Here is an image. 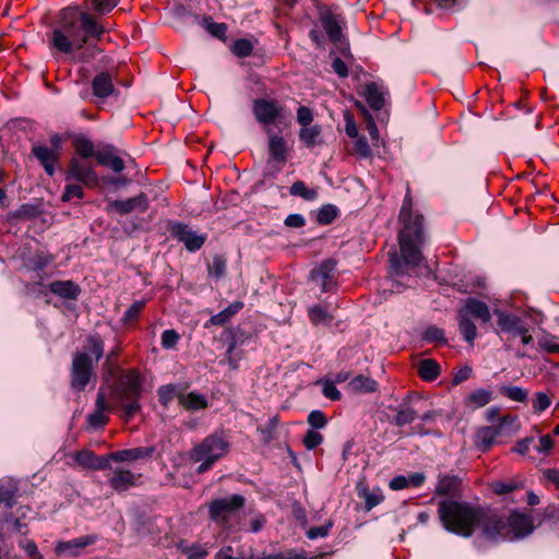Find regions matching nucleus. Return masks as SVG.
Here are the masks:
<instances>
[{
    "label": "nucleus",
    "instance_id": "1",
    "mask_svg": "<svg viewBox=\"0 0 559 559\" xmlns=\"http://www.w3.org/2000/svg\"><path fill=\"white\" fill-rule=\"evenodd\" d=\"M424 221V215L413 210V198L411 189L407 188L399 213L400 255L396 252L390 253V266L394 274H406L411 267L418 266L424 260L423 249L428 241Z\"/></svg>",
    "mask_w": 559,
    "mask_h": 559
},
{
    "label": "nucleus",
    "instance_id": "2",
    "mask_svg": "<svg viewBox=\"0 0 559 559\" xmlns=\"http://www.w3.org/2000/svg\"><path fill=\"white\" fill-rule=\"evenodd\" d=\"M104 33L105 27L88 13L66 8L60 13V25L51 34V44L57 50L71 53L98 41Z\"/></svg>",
    "mask_w": 559,
    "mask_h": 559
},
{
    "label": "nucleus",
    "instance_id": "3",
    "mask_svg": "<svg viewBox=\"0 0 559 559\" xmlns=\"http://www.w3.org/2000/svg\"><path fill=\"white\" fill-rule=\"evenodd\" d=\"M491 510L451 498L438 502V515L442 526L450 533L471 537L476 531L487 539V528L492 523Z\"/></svg>",
    "mask_w": 559,
    "mask_h": 559
},
{
    "label": "nucleus",
    "instance_id": "4",
    "mask_svg": "<svg viewBox=\"0 0 559 559\" xmlns=\"http://www.w3.org/2000/svg\"><path fill=\"white\" fill-rule=\"evenodd\" d=\"M143 377L136 369L122 370L112 389L111 399L116 407L121 411L124 420H130L140 412Z\"/></svg>",
    "mask_w": 559,
    "mask_h": 559
},
{
    "label": "nucleus",
    "instance_id": "5",
    "mask_svg": "<svg viewBox=\"0 0 559 559\" xmlns=\"http://www.w3.org/2000/svg\"><path fill=\"white\" fill-rule=\"evenodd\" d=\"M490 518L492 523L490 522L489 528H487L488 540H512L525 537L534 531L533 518L528 513L513 511L510 516L506 519L491 511Z\"/></svg>",
    "mask_w": 559,
    "mask_h": 559
},
{
    "label": "nucleus",
    "instance_id": "6",
    "mask_svg": "<svg viewBox=\"0 0 559 559\" xmlns=\"http://www.w3.org/2000/svg\"><path fill=\"white\" fill-rule=\"evenodd\" d=\"M229 451V442L221 431H215L195 444L189 452V459L193 463H200L198 474H203L212 468L213 464L226 455Z\"/></svg>",
    "mask_w": 559,
    "mask_h": 559
},
{
    "label": "nucleus",
    "instance_id": "7",
    "mask_svg": "<svg viewBox=\"0 0 559 559\" xmlns=\"http://www.w3.org/2000/svg\"><path fill=\"white\" fill-rule=\"evenodd\" d=\"M246 499L241 495H231L228 497L215 498L206 503L209 518L218 527L231 531L235 521L245 507Z\"/></svg>",
    "mask_w": 559,
    "mask_h": 559
},
{
    "label": "nucleus",
    "instance_id": "8",
    "mask_svg": "<svg viewBox=\"0 0 559 559\" xmlns=\"http://www.w3.org/2000/svg\"><path fill=\"white\" fill-rule=\"evenodd\" d=\"M92 380L96 381L93 358L87 353H75L70 370L71 389L75 392H83Z\"/></svg>",
    "mask_w": 559,
    "mask_h": 559
},
{
    "label": "nucleus",
    "instance_id": "9",
    "mask_svg": "<svg viewBox=\"0 0 559 559\" xmlns=\"http://www.w3.org/2000/svg\"><path fill=\"white\" fill-rule=\"evenodd\" d=\"M66 180H76L87 188L98 186L99 179L91 162L72 157L66 173Z\"/></svg>",
    "mask_w": 559,
    "mask_h": 559
},
{
    "label": "nucleus",
    "instance_id": "10",
    "mask_svg": "<svg viewBox=\"0 0 559 559\" xmlns=\"http://www.w3.org/2000/svg\"><path fill=\"white\" fill-rule=\"evenodd\" d=\"M168 231L174 239L182 242L185 248L190 252L200 250L207 238L205 234H199L189 225L180 222H170Z\"/></svg>",
    "mask_w": 559,
    "mask_h": 559
},
{
    "label": "nucleus",
    "instance_id": "11",
    "mask_svg": "<svg viewBox=\"0 0 559 559\" xmlns=\"http://www.w3.org/2000/svg\"><path fill=\"white\" fill-rule=\"evenodd\" d=\"M311 281L321 288V292L328 293L336 288V261L328 259L320 263L310 272Z\"/></svg>",
    "mask_w": 559,
    "mask_h": 559
},
{
    "label": "nucleus",
    "instance_id": "12",
    "mask_svg": "<svg viewBox=\"0 0 559 559\" xmlns=\"http://www.w3.org/2000/svg\"><path fill=\"white\" fill-rule=\"evenodd\" d=\"M252 111L255 120L266 129L281 117L282 107L275 100L258 98L253 102Z\"/></svg>",
    "mask_w": 559,
    "mask_h": 559
},
{
    "label": "nucleus",
    "instance_id": "13",
    "mask_svg": "<svg viewBox=\"0 0 559 559\" xmlns=\"http://www.w3.org/2000/svg\"><path fill=\"white\" fill-rule=\"evenodd\" d=\"M267 135V148L270 155V163H275L280 166L286 164L288 159V145L284 136L275 133L271 128L265 129Z\"/></svg>",
    "mask_w": 559,
    "mask_h": 559
},
{
    "label": "nucleus",
    "instance_id": "14",
    "mask_svg": "<svg viewBox=\"0 0 559 559\" xmlns=\"http://www.w3.org/2000/svg\"><path fill=\"white\" fill-rule=\"evenodd\" d=\"M111 473L108 475L109 486L117 492H124L130 488L136 486L140 474H135L126 467H112Z\"/></svg>",
    "mask_w": 559,
    "mask_h": 559
},
{
    "label": "nucleus",
    "instance_id": "15",
    "mask_svg": "<svg viewBox=\"0 0 559 559\" xmlns=\"http://www.w3.org/2000/svg\"><path fill=\"white\" fill-rule=\"evenodd\" d=\"M493 313L497 317V326L500 332L510 334L513 337H516L518 334L525 332V328L527 325L516 314L499 309H496Z\"/></svg>",
    "mask_w": 559,
    "mask_h": 559
},
{
    "label": "nucleus",
    "instance_id": "16",
    "mask_svg": "<svg viewBox=\"0 0 559 559\" xmlns=\"http://www.w3.org/2000/svg\"><path fill=\"white\" fill-rule=\"evenodd\" d=\"M74 460L80 466L92 471L111 469L109 453L96 455L91 450H81L74 454Z\"/></svg>",
    "mask_w": 559,
    "mask_h": 559
},
{
    "label": "nucleus",
    "instance_id": "17",
    "mask_svg": "<svg viewBox=\"0 0 559 559\" xmlns=\"http://www.w3.org/2000/svg\"><path fill=\"white\" fill-rule=\"evenodd\" d=\"M148 209V199L146 194L140 193L136 197L127 200H115L108 205V211H115L120 215L129 214L133 211L141 213L146 212Z\"/></svg>",
    "mask_w": 559,
    "mask_h": 559
},
{
    "label": "nucleus",
    "instance_id": "18",
    "mask_svg": "<svg viewBox=\"0 0 559 559\" xmlns=\"http://www.w3.org/2000/svg\"><path fill=\"white\" fill-rule=\"evenodd\" d=\"M96 540V535H84L72 540L58 542L55 551L57 555H68L70 557H78L82 554L84 548L95 544Z\"/></svg>",
    "mask_w": 559,
    "mask_h": 559
},
{
    "label": "nucleus",
    "instance_id": "19",
    "mask_svg": "<svg viewBox=\"0 0 559 559\" xmlns=\"http://www.w3.org/2000/svg\"><path fill=\"white\" fill-rule=\"evenodd\" d=\"M155 452L154 447H138L132 449H123L109 453L110 463L135 462L141 460H148Z\"/></svg>",
    "mask_w": 559,
    "mask_h": 559
},
{
    "label": "nucleus",
    "instance_id": "20",
    "mask_svg": "<svg viewBox=\"0 0 559 559\" xmlns=\"http://www.w3.org/2000/svg\"><path fill=\"white\" fill-rule=\"evenodd\" d=\"M110 409L105 393L99 390L95 401V411L88 414L86 421L90 427L97 429L103 428L109 420L106 412Z\"/></svg>",
    "mask_w": 559,
    "mask_h": 559
},
{
    "label": "nucleus",
    "instance_id": "21",
    "mask_svg": "<svg viewBox=\"0 0 559 559\" xmlns=\"http://www.w3.org/2000/svg\"><path fill=\"white\" fill-rule=\"evenodd\" d=\"M96 160L99 165L110 168L115 173L124 170V162L117 155V150L112 145H106L97 150Z\"/></svg>",
    "mask_w": 559,
    "mask_h": 559
},
{
    "label": "nucleus",
    "instance_id": "22",
    "mask_svg": "<svg viewBox=\"0 0 559 559\" xmlns=\"http://www.w3.org/2000/svg\"><path fill=\"white\" fill-rule=\"evenodd\" d=\"M386 94L385 88L376 82L367 83L364 86L362 95L373 110H380L384 107Z\"/></svg>",
    "mask_w": 559,
    "mask_h": 559
},
{
    "label": "nucleus",
    "instance_id": "23",
    "mask_svg": "<svg viewBox=\"0 0 559 559\" xmlns=\"http://www.w3.org/2000/svg\"><path fill=\"white\" fill-rule=\"evenodd\" d=\"M47 288L51 294H53L62 299H70V300L76 299L81 293L80 286L70 280L53 281L48 284Z\"/></svg>",
    "mask_w": 559,
    "mask_h": 559
},
{
    "label": "nucleus",
    "instance_id": "24",
    "mask_svg": "<svg viewBox=\"0 0 559 559\" xmlns=\"http://www.w3.org/2000/svg\"><path fill=\"white\" fill-rule=\"evenodd\" d=\"M34 156L40 162L45 171L52 176L55 174V167L59 159V154L57 151L46 146V145H35L32 148Z\"/></svg>",
    "mask_w": 559,
    "mask_h": 559
},
{
    "label": "nucleus",
    "instance_id": "25",
    "mask_svg": "<svg viewBox=\"0 0 559 559\" xmlns=\"http://www.w3.org/2000/svg\"><path fill=\"white\" fill-rule=\"evenodd\" d=\"M490 428L495 429L498 440L510 438L520 429L519 418L513 415L501 416L498 421L490 425Z\"/></svg>",
    "mask_w": 559,
    "mask_h": 559
},
{
    "label": "nucleus",
    "instance_id": "26",
    "mask_svg": "<svg viewBox=\"0 0 559 559\" xmlns=\"http://www.w3.org/2000/svg\"><path fill=\"white\" fill-rule=\"evenodd\" d=\"M93 96L98 99H105L116 91L112 78L108 72L97 74L92 81Z\"/></svg>",
    "mask_w": 559,
    "mask_h": 559
},
{
    "label": "nucleus",
    "instance_id": "27",
    "mask_svg": "<svg viewBox=\"0 0 559 559\" xmlns=\"http://www.w3.org/2000/svg\"><path fill=\"white\" fill-rule=\"evenodd\" d=\"M460 312L467 313L468 318L473 316L481 320L484 323L489 322L491 319V313L487 304L476 298H468Z\"/></svg>",
    "mask_w": 559,
    "mask_h": 559
},
{
    "label": "nucleus",
    "instance_id": "28",
    "mask_svg": "<svg viewBox=\"0 0 559 559\" xmlns=\"http://www.w3.org/2000/svg\"><path fill=\"white\" fill-rule=\"evenodd\" d=\"M179 404L189 412H197L209 407L207 399L200 393L189 392L188 394L179 393Z\"/></svg>",
    "mask_w": 559,
    "mask_h": 559
},
{
    "label": "nucleus",
    "instance_id": "29",
    "mask_svg": "<svg viewBox=\"0 0 559 559\" xmlns=\"http://www.w3.org/2000/svg\"><path fill=\"white\" fill-rule=\"evenodd\" d=\"M321 133L322 128L319 124H310L300 128L298 136L299 140L302 142V144L308 147L312 148L316 145L321 143Z\"/></svg>",
    "mask_w": 559,
    "mask_h": 559
},
{
    "label": "nucleus",
    "instance_id": "30",
    "mask_svg": "<svg viewBox=\"0 0 559 559\" xmlns=\"http://www.w3.org/2000/svg\"><path fill=\"white\" fill-rule=\"evenodd\" d=\"M73 146L76 155H79L81 159L97 157V150H95L94 143L84 134H79L73 138Z\"/></svg>",
    "mask_w": 559,
    "mask_h": 559
},
{
    "label": "nucleus",
    "instance_id": "31",
    "mask_svg": "<svg viewBox=\"0 0 559 559\" xmlns=\"http://www.w3.org/2000/svg\"><path fill=\"white\" fill-rule=\"evenodd\" d=\"M321 23L329 39L333 43H338L342 37V29L337 16L332 13H326L322 15Z\"/></svg>",
    "mask_w": 559,
    "mask_h": 559
},
{
    "label": "nucleus",
    "instance_id": "32",
    "mask_svg": "<svg viewBox=\"0 0 559 559\" xmlns=\"http://www.w3.org/2000/svg\"><path fill=\"white\" fill-rule=\"evenodd\" d=\"M496 441H498V438L495 429L490 426L479 428L475 435V445L483 452L488 451Z\"/></svg>",
    "mask_w": 559,
    "mask_h": 559
},
{
    "label": "nucleus",
    "instance_id": "33",
    "mask_svg": "<svg viewBox=\"0 0 559 559\" xmlns=\"http://www.w3.org/2000/svg\"><path fill=\"white\" fill-rule=\"evenodd\" d=\"M80 353H87L92 358L94 356V360L97 362L104 355V341L100 335L92 334L87 336L83 350Z\"/></svg>",
    "mask_w": 559,
    "mask_h": 559
},
{
    "label": "nucleus",
    "instance_id": "34",
    "mask_svg": "<svg viewBox=\"0 0 559 559\" xmlns=\"http://www.w3.org/2000/svg\"><path fill=\"white\" fill-rule=\"evenodd\" d=\"M459 319V329L461 334L463 335L464 340L471 344L475 341L477 336V330L474 322L471 320V318L467 317V313H462L459 311L457 314Z\"/></svg>",
    "mask_w": 559,
    "mask_h": 559
},
{
    "label": "nucleus",
    "instance_id": "35",
    "mask_svg": "<svg viewBox=\"0 0 559 559\" xmlns=\"http://www.w3.org/2000/svg\"><path fill=\"white\" fill-rule=\"evenodd\" d=\"M492 399V392L486 389H477L466 397V406L480 408L487 405Z\"/></svg>",
    "mask_w": 559,
    "mask_h": 559
},
{
    "label": "nucleus",
    "instance_id": "36",
    "mask_svg": "<svg viewBox=\"0 0 559 559\" xmlns=\"http://www.w3.org/2000/svg\"><path fill=\"white\" fill-rule=\"evenodd\" d=\"M418 374L425 381H433L440 374V365L433 359H424L418 366Z\"/></svg>",
    "mask_w": 559,
    "mask_h": 559
},
{
    "label": "nucleus",
    "instance_id": "37",
    "mask_svg": "<svg viewBox=\"0 0 559 559\" xmlns=\"http://www.w3.org/2000/svg\"><path fill=\"white\" fill-rule=\"evenodd\" d=\"M51 254L44 251H36L32 257L25 260V266L31 271H41L52 262Z\"/></svg>",
    "mask_w": 559,
    "mask_h": 559
},
{
    "label": "nucleus",
    "instance_id": "38",
    "mask_svg": "<svg viewBox=\"0 0 559 559\" xmlns=\"http://www.w3.org/2000/svg\"><path fill=\"white\" fill-rule=\"evenodd\" d=\"M308 318L313 325H328L333 320L332 314L320 305H314L308 308Z\"/></svg>",
    "mask_w": 559,
    "mask_h": 559
},
{
    "label": "nucleus",
    "instance_id": "39",
    "mask_svg": "<svg viewBox=\"0 0 559 559\" xmlns=\"http://www.w3.org/2000/svg\"><path fill=\"white\" fill-rule=\"evenodd\" d=\"M349 388L354 392H374L377 390V382L364 374H358L349 381Z\"/></svg>",
    "mask_w": 559,
    "mask_h": 559
},
{
    "label": "nucleus",
    "instance_id": "40",
    "mask_svg": "<svg viewBox=\"0 0 559 559\" xmlns=\"http://www.w3.org/2000/svg\"><path fill=\"white\" fill-rule=\"evenodd\" d=\"M524 486L521 479L496 480L490 484L491 490L497 495H506Z\"/></svg>",
    "mask_w": 559,
    "mask_h": 559
},
{
    "label": "nucleus",
    "instance_id": "41",
    "mask_svg": "<svg viewBox=\"0 0 559 559\" xmlns=\"http://www.w3.org/2000/svg\"><path fill=\"white\" fill-rule=\"evenodd\" d=\"M289 193L295 197H300L306 201H313L318 198V191L310 189L304 181H296L289 188Z\"/></svg>",
    "mask_w": 559,
    "mask_h": 559
},
{
    "label": "nucleus",
    "instance_id": "42",
    "mask_svg": "<svg viewBox=\"0 0 559 559\" xmlns=\"http://www.w3.org/2000/svg\"><path fill=\"white\" fill-rule=\"evenodd\" d=\"M17 492V487L11 481L0 483V504L12 508Z\"/></svg>",
    "mask_w": 559,
    "mask_h": 559
},
{
    "label": "nucleus",
    "instance_id": "43",
    "mask_svg": "<svg viewBox=\"0 0 559 559\" xmlns=\"http://www.w3.org/2000/svg\"><path fill=\"white\" fill-rule=\"evenodd\" d=\"M360 496L365 499V508L367 511H370L384 500V496L380 488H374L372 490L364 489Z\"/></svg>",
    "mask_w": 559,
    "mask_h": 559
},
{
    "label": "nucleus",
    "instance_id": "44",
    "mask_svg": "<svg viewBox=\"0 0 559 559\" xmlns=\"http://www.w3.org/2000/svg\"><path fill=\"white\" fill-rule=\"evenodd\" d=\"M178 395L177 386L175 384L162 385L157 390L158 401L166 408L175 397L178 399Z\"/></svg>",
    "mask_w": 559,
    "mask_h": 559
},
{
    "label": "nucleus",
    "instance_id": "45",
    "mask_svg": "<svg viewBox=\"0 0 559 559\" xmlns=\"http://www.w3.org/2000/svg\"><path fill=\"white\" fill-rule=\"evenodd\" d=\"M423 340L427 343L445 344L447 338L444 331L436 325L428 326L423 335Z\"/></svg>",
    "mask_w": 559,
    "mask_h": 559
},
{
    "label": "nucleus",
    "instance_id": "46",
    "mask_svg": "<svg viewBox=\"0 0 559 559\" xmlns=\"http://www.w3.org/2000/svg\"><path fill=\"white\" fill-rule=\"evenodd\" d=\"M353 154L359 158H369L372 156V151L368 144L366 136L354 138Z\"/></svg>",
    "mask_w": 559,
    "mask_h": 559
},
{
    "label": "nucleus",
    "instance_id": "47",
    "mask_svg": "<svg viewBox=\"0 0 559 559\" xmlns=\"http://www.w3.org/2000/svg\"><path fill=\"white\" fill-rule=\"evenodd\" d=\"M210 276L221 278L226 273V260L222 255H214L207 265Z\"/></svg>",
    "mask_w": 559,
    "mask_h": 559
},
{
    "label": "nucleus",
    "instance_id": "48",
    "mask_svg": "<svg viewBox=\"0 0 559 559\" xmlns=\"http://www.w3.org/2000/svg\"><path fill=\"white\" fill-rule=\"evenodd\" d=\"M337 214L338 210L335 205L325 204L319 210L317 219L320 224L328 225L337 217Z\"/></svg>",
    "mask_w": 559,
    "mask_h": 559
},
{
    "label": "nucleus",
    "instance_id": "49",
    "mask_svg": "<svg viewBox=\"0 0 559 559\" xmlns=\"http://www.w3.org/2000/svg\"><path fill=\"white\" fill-rule=\"evenodd\" d=\"M206 31L214 37L225 40L227 25L225 23H216L211 17L204 19Z\"/></svg>",
    "mask_w": 559,
    "mask_h": 559
},
{
    "label": "nucleus",
    "instance_id": "50",
    "mask_svg": "<svg viewBox=\"0 0 559 559\" xmlns=\"http://www.w3.org/2000/svg\"><path fill=\"white\" fill-rule=\"evenodd\" d=\"M252 50H253L252 43L245 38L237 39L231 46L233 53L239 58H245V57L250 56Z\"/></svg>",
    "mask_w": 559,
    "mask_h": 559
},
{
    "label": "nucleus",
    "instance_id": "51",
    "mask_svg": "<svg viewBox=\"0 0 559 559\" xmlns=\"http://www.w3.org/2000/svg\"><path fill=\"white\" fill-rule=\"evenodd\" d=\"M500 392L502 395L515 402H524L527 399V392L520 386H502Z\"/></svg>",
    "mask_w": 559,
    "mask_h": 559
},
{
    "label": "nucleus",
    "instance_id": "52",
    "mask_svg": "<svg viewBox=\"0 0 559 559\" xmlns=\"http://www.w3.org/2000/svg\"><path fill=\"white\" fill-rule=\"evenodd\" d=\"M416 418V412L411 407L401 408L397 411L394 423L399 427L412 424Z\"/></svg>",
    "mask_w": 559,
    "mask_h": 559
},
{
    "label": "nucleus",
    "instance_id": "53",
    "mask_svg": "<svg viewBox=\"0 0 559 559\" xmlns=\"http://www.w3.org/2000/svg\"><path fill=\"white\" fill-rule=\"evenodd\" d=\"M538 345L543 350L547 353H559V343L556 336L545 335L538 340Z\"/></svg>",
    "mask_w": 559,
    "mask_h": 559
},
{
    "label": "nucleus",
    "instance_id": "54",
    "mask_svg": "<svg viewBox=\"0 0 559 559\" xmlns=\"http://www.w3.org/2000/svg\"><path fill=\"white\" fill-rule=\"evenodd\" d=\"M333 526L332 521H328L325 524L320 526H312L307 531V537L310 539L322 538L329 535L330 530Z\"/></svg>",
    "mask_w": 559,
    "mask_h": 559
},
{
    "label": "nucleus",
    "instance_id": "55",
    "mask_svg": "<svg viewBox=\"0 0 559 559\" xmlns=\"http://www.w3.org/2000/svg\"><path fill=\"white\" fill-rule=\"evenodd\" d=\"M304 444L308 450H313L323 441V437L316 430H308L304 437Z\"/></svg>",
    "mask_w": 559,
    "mask_h": 559
},
{
    "label": "nucleus",
    "instance_id": "56",
    "mask_svg": "<svg viewBox=\"0 0 559 559\" xmlns=\"http://www.w3.org/2000/svg\"><path fill=\"white\" fill-rule=\"evenodd\" d=\"M551 404L550 397L544 392H537L533 400V409L535 413L546 411Z\"/></svg>",
    "mask_w": 559,
    "mask_h": 559
},
{
    "label": "nucleus",
    "instance_id": "57",
    "mask_svg": "<svg viewBox=\"0 0 559 559\" xmlns=\"http://www.w3.org/2000/svg\"><path fill=\"white\" fill-rule=\"evenodd\" d=\"M144 307H145L144 300L134 301L132 305H130V307L123 313V321L130 322V321L135 320L139 317V314L141 313V311L144 309Z\"/></svg>",
    "mask_w": 559,
    "mask_h": 559
},
{
    "label": "nucleus",
    "instance_id": "58",
    "mask_svg": "<svg viewBox=\"0 0 559 559\" xmlns=\"http://www.w3.org/2000/svg\"><path fill=\"white\" fill-rule=\"evenodd\" d=\"M179 338H180V336L175 330H173V329L165 330L162 333V342H160L163 348H165V349L174 348L177 345Z\"/></svg>",
    "mask_w": 559,
    "mask_h": 559
},
{
    "label": "nucleus",
    "instance_id": "59",
    "mask_svg": "<svg viewBox=\"0 0 559 559\" xmlns=\"http://www.w3.org/2000/svg\"><path fill=\"white\" fill-rule=\"evenodd\" d=\"M72 198L83 199L84 191L81 186L69 183L64 188V192L61 197L63 202H69Z\"/></svg>",
    "mask_w": 559,
    "mask_h": 559
},
{
    "label": "nucleus",
    "instance_id": "60",
    "mask_svg": "<svg viewBox=\"0 0 559 559\" xmlns=\"http://www.w3.org/2000/svg\"><path fill=\"white\" fill-rule=\"evenodd\" d=\"M308 424L314 429H321L326 426V417L321 411H311L308 415Z\"/></svg>",
    "mask_w": 559,
    "mask_h": 559
},
{
    "label": "nucleus",
    "instance_id": "61",
    "mask_svg": "<svg viewBox=\"0 0 559 559\" xmlns=\"http://www.w3.org/2000/svg\"><path fill=\"white\" fill-rule=\"evenodd\" d=\"M344 121H345L346 134L352 139L357 138L358 136V128H357L354 115L349 110H346L344 112Z\"/></svg>",
    "mask_w": 559,
    "mask_h": 559
},
{
    "label": "nucleus",
    "instance_id": "62",
    "mask_svg": "<svg viewBox=\"0 0 559 559\" xmlns=\"http://www.w3.org/2000/svg\"><path fill=\"white\" fill-rule=\"evenodd\" d=\"M313 121L312 110L306 106H300L297 109V122L300 127L310 126Z\"/></svg>",
    "mask_w": 559,
    "mask_h": 559
},
{
    "label": "nucleus",
    "instance_id": "63",
    "mask_svg": "<svg viewBox=\"0 0 559 559\" xmlns=\"http://www.w3.org/2000/svg\"><path fill=\"white\" fill-rule=\"evenodd\" d=\"M92 2L94 10L98 13H108L118 4V0H92Z\"/></svg>",
    "mask_w": 559,
    "mask_h": 559
},
{
    "label": "nucleus",
    "instance_id": "64",
    "mask_svg": "<svg viewBox=\"0 0 559 559\" xmlns=\"http://www.w3.org/2000/svg\"><path fill=\"white\" fill-rule=\"evenodd\" d=\"M554 448V439L550 435H545L539 438V444L536 450L544 454L548 455Z\"/></svg>",
    "mask_w": 559,
    "mask_h": 559
}]
</instances>
